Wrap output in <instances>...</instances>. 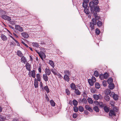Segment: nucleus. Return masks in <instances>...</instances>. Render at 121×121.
I'll list each match as a JSON object with an SVG mask.
<instances>
[{
	"label": "nucleus",
	"mask_w": 121,
	"mask_h": 121,
	"mask_svg": "<svg viewBox=\"0 0 121 121\" xmlns=\"http://www.w3.org/2000/svg\"><path fill=\"white\" fill-rule=\"evenodd\" d=\"M88 101L90 104H92L93 103V101L92 99L90 98H88L87 99Z\"/></svg>",
	"instance_id": "7c9ffc66"
},
{
	"label": "nucleus",
	"mask_w": 121,
	"mask_h": 121,
	"mask_svg": "<svg viewBox=\"0 0 121 121\" xmlns=\"http://www.w3.org/2000/svg\"><path fill=\"white\" fill-rule=\"evenodd\" d=\"M94 110L96 112H98L99 111V109L97 106H95L93 108Z\"/></svg>",
	"instance_id": "c9c22d12"
},
{
	"label": "nucleus",
	"mask_w": 121,
	"mask_h": 121,
	"mask_svg": "<svg viewBox=\"0 0 121 121\" xmlns=\"http://www.w3.org/2000/svg\"><path fill=\"white\" fill-rule=\"evenodd\" d=\"M73 110L74 112H77L78 111V108L77 107H73Z\"/></svg>",
	"instance_id": "de8ad7c7"
},
{
	"label": "nucleus",
	"mask_w": 121,
	"mask_h": 121,
	"mask_svg": "<svg viewBox=\"0 0 121 121\" xmlns=\"http://www.w3.org/2000/svg\"><path fill=\"white\" fill-rule=\"evenodd\" d=\"M82 95L83 97H86L87 96V95L85 92H84L83 93Z\"/></svg>",
	"instance_id": "e2e57ef3"
},
{
	"label": "nucleus",
	"mask_w": 121,
	"mask_h": 121,
	"mask_svg": "<svg viewBox=\"0 0 121 121\" xmlns=\"http://www.w3.org/2000/svg\"><path fill=\"white\" fill-rule=\"evenodd\" d=\"M97 12H94L93 13V15L95 18H93L90 23V27H91L92 29L93 30L95 29L94 26L96 25V20H99L100 19V17L98 16L97 13Z\"/></svg>",
	"instance_id": "f03ea898"
},
{
	"label": "nucleus",
	"mask_w": 121,
	"mask_h": 121,
	"mask_svg": "<svg viewBox=\"0 0 121 121\" xmlns=\"http://www.w3.org/2000/svg\"><path fill=\"white\" fill-rule=\"evenodd\" d=\"M44 88V90L46 91L47 93H48L49 92V89L47 86L46 85V86H45Z\"/></svg>",
	"instance_id": "b1692460"
},
{
	"label": "nucleus",
	"mask_w": 121,
	"mask_h": 121,
	"mask_svg": "<svg viewBox=\"0 0 121 121\" xmlns=\"http://www.w3.org/2000/svg\"><path fill=\"white\" fill-rule=\"evenodd\" d=\"M89 106L88 105H86L85 106V108L87 110L88 109V108H89Z\"/></svg>",
	"instance_id": "69168bd1"
},
{
	"label": "nucleus",
	"mask_w": 121,
	"mask_h": 121,
	"mask_svg": "<svg viewBox=\"0 0 121 121\" xmlns=\"http://www.w3.org/2000/svg\"><path fill=\"white\" fill-rule=\"evenodd\" d=\"M109 84L108 88L109 89L112 90L114 88L115 86L114 84L112 83Z\"/></svg>",
	"instance_id": "f3484780"
},
{
	"label": "nucleus",
	"mask_w": 121,
	"mask_h": 121,
	"mask_svg": "<svg viewBox=\"0 0 121 121\" xmlns=\"http://www.w3.org/2000/svg\"><path fill=\"white\" fill-rule=\"evenodd\" d=\"M113 82V79L111 77L109 78L107 80V82L108 84L112 83Z\"/></svg>",
	"instance_id": "412c9836"
},
{
	"label": "nucleus",
	"mask_w": 121,
	"mask_h": 121,
	"mask_svg": "<svg viewBox=\"0 0 121 121\" xmlns=\"http://www.w3.org/2000/svg\"><path fill=\"white\" fill-rule=\"evenodd\" d=\"M2 18L8 21H10L11 20V17L5 15H3L1 16Z\"/></svg>",
	"instance_id": "39448f33"
},
{
	"label": "nucleus",
	"mask_w": 121,
	"mask_h": 121,
	"mask_svg": "<svg viewBox=\"0 0 121 121\" xmlns=\"http://www.w3.org/2000/svg\"><path fill=\"white\" fill-rule=\"evenodd\" d=\"M70 87L72 89L74 90L76 89L75 85L73 83H72L70 84Z\"/></svg>",
	"instance_id": "2eb2a0df"
},
{
	"label": "nucleus",
	"mask_w": 121,
	"mask_h": 121,
	"mask_svg": "<svg viewBox=\"0 0 121 121\" xmlns=\"http://www.w3.org/2000/svg\"><path fill=\"white\" fill-rule=\"evenodd\" d=\"M15 41L17 44V46H20V44L18 41H17L16 40H15Z\"/></svg>",
	"instance_id": "052dcab7"
},
{
	"label": "nucleus",
	"mask_w": 121,
	"mask_h": 121,
	"mask_svg": "<svg viewBox=\"0 0 121 121\" xmlns=\"http://www.w3.org/2000/svg\"><path fill=\"white\" fill-rule=\"evenodd\" d=\"M46 74H44L43 75V78L44 80L46 82L48 81V77Z\"/></svg>",
	"instance_id": "6ab92c4d"
},
{
	"label": "nucleus",
	"mask_w": 121,
	"mask_h": 121,
	"mask_svg": "<svg viewBox=\"0 0 121 121\" xmlns=\"http://www.w3.org/2000/svg\"><path fill=\"white\" fill-rule=\"evenodd\" d=\"M89 2V0H83V2L88 3Z\"/></svg>",
	"instance_id": "bf43d9fd"
},
{
	"label": "nucleus",
	"mask_w": 121,
	"mask_h": 121,
	"mask_svg": "<svg viewBox=\"0 0 121 121\" xmlns=\"http://www.w3.org/2000/svg\"><path fill=\"white\" fill-rule=\"evenodd\" d=\"M104 78L105 79H107L109 76V75L107 73H105L103 75Z\"/></svg>",
	"instance_id": "4c0bfd02"
},
{
	"label": "nucleus",
	"mask_w": 121,
	"mask_h": 121,
	"mask_svg": "<svg viewBox=\"0 0 121 121\" xmlns=\"http://www.w3.org/2000/svg\"><path fill=\"white\" fill-rule=\"evenodd\" d=\"M98 3V0H96V1H92L90 2L89 5L91 13H93L95 12H99L100 11V9L99 6L97 5Z\"/></svg>",
	"instance_id": "f257e3e1"
},
{
	"label": "nucleus",
	"mask_w": 121,
	"mask_h": 121,
	"mask_svg": "<svg viewBox=\"0 0 121 121\" xmlns=\"http://www.w3.org/2000/svg\"><path fill=\"white\" fill-rule=\"evenodd\" d=\"M48 63L53 68H54L55 66L54 63L53 61L51 60H50L49 62Z\"/></svg>",
	"instance_id": "dca6fc26"
},
{
	"label": "nucleus",
	"mask_w": 121,
	"mask_h": 121,
	"mask_svg": "<svg viewBox=\"0 0 121 121\" xmlns=\"http://www.w3.org/2000/svg\"><path fill=\"white\" fill-rule=\"evenodd\" d=\"M66 92L68 95H69L70 94V92L69 90L68 89H66Z\"/></svg>",
	"instance_id": "5fc2aeb1"
},
{
	"label": "nucleus",
	"mask_w": 121,
	"mask_h": 121,
	"mask_svg": "<svg viewBox=\"0 0 121 121\" xmlns=\"http://www.w3.org/2000/svg\"><path fill=\"white\" fill-rule=\"evenodd\" d=\"M95 87L96 89H99L100 87V84L98 82L96 83L95 84Z\"/></svg>",
	"instance_id": "c756f323"
},
{
	"label": "nucleus",
	"mask_w": 121,
	"mask_h": 121,
	"mask_svg": "<svg viewBox=\"0 0 121 121\" xmlns=\"http://www.w3.org/2000/svg\"><path fill=\"white\" fill-rule=\"evenodd\" d=\"M40 82V86L41 89L42 90V91H44V87L43 84L41 82V81Z\"/></svg>",
	"instance_id": "a878e982"
},
{
	"label": "nucleus",
	"mask_w": 121,
	"mask_h": 121,
	"mask_svg": "<svg viewBox=\"0 0 121 121\" xmlns=\"http://www.w3.org/2000/svg\"><path fill=\"white\" fill-rule=\"evenodd\" d=\"M34 85L35 88H37L38 87V82L37 81L36 82H34Z\"/></svg>",
	"instance_id": "09e8293b"
},
{
	"label": "nucleus",
	"mask_w": 121,
	"mask_h": 121,
	"mask_svg": "<svg viewBox=\"0 0 121 121\" xmlns=\"http://www.w3.org/2000/svg\"><path fill=\"white\" fill-rule=\"evenodd\" d=\"M95 102H96L97 103H98V104H98L99 105V106L101 108H102L104 106V105L103 104L102 102H98V101H96Z\"/></svg>",
	"instance_id": "cd10ccee"
},
{
	"label": "nucleus",
	"mask_w": 121,
	"mask_h": 121,
	"mask_svg": "<svg viewBox=\"0 0 121 121\" xmlns=\"http://www.w3.org/2000/svg\"><path fill=\"white\" fill-rule=\"evenodd\" d=\"M109 115L110 117L111 118H112V116H115L116 115L115 112L112 110H111L109 112Z\"/></svg>",
	"instance_id": "0eeeda50"
},
{
	"label": "nucleus",
	"mask_w": 121,
	"mask_h": 121,
	"mask_svg": "<svg viewBox=\"0 0 121 121\" xmlns=\"http://www.w3.org/2000/svg\"><path fill=\"white\" fill-rule=\"evenodd\" d=\"M25 66L26 69L29 71H30L31 65L29 63H27Z\"/></svg>",
	"instance_id": "9d476101"
},
{
	"label": "nucleus",
	"mask_w": 121,
	"mask_h": 121,
	"mask_svg": "<svg viewBox=\"0 0 121 121\" xmlns=\"http://www.w3.org/2000/svg\"><path fill=\"white\" fill-rule=\"evenodd\" d=\"M79 111L81 112H83L84 111V108L81 106H79L78 107Z\"/></svg>",
	"instance_id": "a19ab883"
},
{
	"label": "nucleus",
	"mask_w": 121,
	"mask_h": 121,
	"mask_svg": "<svg viewBox=\"0 0 121 121\" xmlns=\"http://www.w3.org/2000/svg\"><path fill=\"white\" fill-rule=\"evenodd\" d=\"M112 97L113 99L115 100H117L118 99V96L117 95H116L114 93Z\"/></svg>",
	"instance_id": "473e14b6"
},
{
	"label": "nucleus",
	"mask_w": 121,
	"mask_h": 121,
	"mask_svg": "<svg viewBox=\"0 0 121 121\" xmlns=\"http://www.w3.org/2000/svg\"><path fill=\"white\" fill-rule=\"evenodd\" d=\"M101 96V95L99 94V95H93V97L94 99L96 100H98L100 98L99 97Z\"/></svg>",
	"instance_id": "4468645a"
},
{
	"label": "nucleus",
	"mask_w": 121,
	"mask_h": 121,
	"mask_svg": "<svg viewBox=\"0 0 121 121\" xmlns=\"http://www.w3.org/2000/svg\"><path fill=\"white\" fill-rule=\"evenodd\" d=\"M70 72L68 70H65L64 71V73L65 74V75H70Z\"/></svg>",
	"instance_id": "e433bc0d"
},
{
	"label": "nucleus",
	"mask_w": 121,
	"mask_h": 121,
	"mask_svg": "<svg viewBox=\"0 0 121 121\" xmlns=\"http://www.w3.org/2000/svg\"><path fill=\"white\" fill-rule=\"evenodd\" d=\"M88 82L89 84L91 86H93L94 84V82H93L91 79H88Z\"/></svg>",
	"instance_id": "a211bd4d"
},
{
	"label": "nucleus",
	"mask_w": 121,
	"mask_h": 121,
	"mask_svg": "<svg viewBox=\"0 0 121 121\" xmlns=\"http://www.w3.org/2000/svg\"><path fill=\"white\" fill-rule=\"evenodd\" d=\"M107 95L104 96V98L106 101H109L110 99V97L108 95L109 94L111 96V95L112 94V93H111L110 91L109 90H107Z\"/></svg>",
	"instance_id": "7ed1b4c3"
},
{
	"label": "nucleus",
	"mask_w": 121,
	"mask_h": 121,
	"mask_svg": "<svg viewBox=\"0 0 121 121\" xmlns=\"http://www.w3.org/2000/svg\"><path fill=\"white\" fill-rule=\"evenodd\" d=\"M21 61L23 62L24 63H25L27 62V61L26 60V58L24 56H22L21 57Z\"/></svg>",
	"instance_id": "ddd939ff"
},
{
	"label": "nucleus",
	"mask_w": 121,
	"mask_h": 121,
	"mask_svg": "<svg viewBox=\"0 0 121 121\" xmlns=\"http://www.w3.org/2000/svg\"><path fill=\"white\" fill-rule=\"evenodd\" d=\"M82 101L85 104H86L87 103V101L86 99L84 98L82 100Z\"/></svg>",
	"instance_id": "8fccbe9b"
},
{
	"label": "nucleus",
	"mask_w": 121,
	"mask_h": 121,
	"mask_svg": "<svg viewBox=\"0 0 121 121\" xmlns=\"http://www.w3.org/2000/svg\"><path fill=\"white\" fill-rule=\"evenodd\" d=\"M91 79L92 80V81H93V82H95L96 81V78L94 76L92 77V78Z\"/></svg>",
	"instance_id": "864d4df0"
},
{
	"label": "nucleus",
	"mask_w": 121,
	"mask_h": 121,
	"mask_svg": "<svg viewBox=\"0 0 121 121\" xmlns=\"http://www.w3.org/2000/svg\"><path fill=\"white\" fill-rule=\"evenodd\" d=\"M73 104L75 106H77L78 105V102L75 99H74L73 101Z\"/></svg>",
	"instance_id": "58836bf2"
},
{
	"label": "nucleus",
	"mask_w": 121,
	"mask_h": 121,
	"mask_svg": "<svg viewBox=\"0 0 121 121\" xmlns=\"http://www.w3.org/2000/svg\"><path fill=\"white\" fill-rule=\"evenodd\" d=\"M102 84L105 87L107 85L106 81L105 80H104L103 81Z\"/></svg>",
	"instance_id": "a18cd8bd"
},
{
	"label": "nucleus",
	"mask_w": 121,
	"mask_h": 121,
	"mask_svg": "<svg viewBox=\"0 0 121 121\" xmlns=\"http://www.w3.org/2000/svg\"><path fill=\"white\" fill-rule=\"evenodd\" d=\"M104 109L105 111L106 112H108L109 111V109L108 107L106 106L104 107Z\"/></svg>",
	"instance_id": "bb28decb"
},
{
	"label": "nucleus",
	"mask_w": 121,
	"mask_h": 121,
	"mask_svg": "<svg viewBox=\"0 0 121 121\" xmlns=\"http://www.w3.org/2000/svg\"><path fill=\"white\" fill-rule=\"evenodd\" d=\"M102 22L100 21H98L97 23V26L99 27H100L102 26Z\"/></svg>",
	"instance_id": "c85d7f7f"
},
{
	"label": "nucleus",
	"mask_w": 121,
	"mask_h": 121,
	"mask_svg": "<svg viewBox=\"0 0 121 121\" xmlns=\"http://www.w3.org/2000/svg\"><path fill=\"white\" fill-rule=\"evenodd\" d=\"M6 118L3 117H0V121H4L5 119Z\"/></svg>",
	"instance_id": "3c124183"
},
{
	"label": "nucleus",
	"mask_w": 121,
	"mask_h": 121,
	"mask_svg": "<svg viewBox=\"0 0 121 121\" xmlns=\"http://www.w3.org/2000/svg\"><path fill=\"white\" fill-rule=\"evenodd\" d=\"M17 55L20 57H21L23 56V54L21 52L20 50L18 51L17 52Z\"/></svg>",
	"instance_id": "4be33fe9"
},
{
	"label": "nucleus",
	"mask_w": 121,
	"mask_h": 121,
	"mask_svg": "<svg viewBox=\"0 0 121 121\" xmlns=\"http://www.w3.org/2000/svg\"><path fill=\"white\" fill-rule=\"evenodd\" d=\"M21 34L23 37L26 38H27L29 36L28 34L25 32L22 33Z\"/></svg>",
	"instance_id": "9b49d317"
},
{
	"label": "nucleus",
	"mask_w": 121,
	"mask_h": 121,
	"mask_svg": "<svg viewBox=\"0 0 121 121\" xmlns=\"http://www.w3.org/2000/svg\"><path fill=\"white\" fill-rule=\"evenodd\" d=\"M113 110L114 112H117L118 111V108L117 107H115L114 108L113 110Z\"/></svg>",
	"instance_id": "49530a36"
},
{
	"label": "nucleus",
	"mask_w": 121,
	"mask_h": 121,
	"mask_svg": "<svg viewBox=\"0 0 121 121\" xmlns=\"http://www.w3.org/2000/svg\"><path fill=\"white\" fill-rule=\"evenodd\" d=\"M50 103L52 106L54 107L55 106V103L53 100H51L50 101Z\"/></svg>",
	"instance_id": "393cba45"
},
{
	"label": "nucleus",
	"mask_w": 121,
	"mask_h": 121,
	"mask_svg": "<svg viewBox=\"0 0 121 121\" xmlns=\"http://www.w3.org/2000/svg\"><path fill=\"white\" fill-rule=\"evenodd\" d=\"M84 11L85 13L86 14H88L90 13V11L87 8L84 9Z\"/></svg>",
	"instance_id": "ea45409f"
},
{
	"label": "nucleus",
	"mask_w": 121,
	"mask_h": 121,
	"mask_svg": "<svg viewBox=\"0 0 121 121\" xmlns=\"http://www.w3.org/2000/svg\"><path fill=\"white\" fill-rule=\"evenodd\" d=\"M78 115L76 113H74L73 115V117L74 118H76L77 117Z\"/></svg>",
	"instance_id": "6e6d98bb"
},
{
	"label": "nucleus",
	"mask_w": 121,
	"mask_h": 121,
	"mask_svg": "<svg viewBox=\"0 0 121 121\" xmlns=\"http://www.w3.org/2000/svg\"><path fill=\"white\" fill-rule=\"evenodd\" d=\"M0 37L4 41L6 40L7 39V37L3 34H1Z\"/></svg>",
	"instance_id": "f8f14e48"
},
{
	"label": "nucleus",
	"mask_w": 121,
	"mask_h": 121,
	"mask_svg": "<svg viewBox=\"0 0 121 121\" xmlns=\"http://www.w3.org/2000/svg\"><path fill=\"white\" fill-rule=\"evenodd\" d=\"M41 50L43 51V52H45V49L43 48H41Z\"/></svg>",
	"instance_id": "0e129e2a"
},
{
	"label": "nucleus",
	"mask_w": 121,
	"mask_h": 121,
	"mask_svg": "<svg viewBox=\"0 0 121 121\" xmlns=\"http://www.w3.org/2000/svg\"><path fill=\"white\" fill-rule=\"evenodd\" d=\"M38 54L40 57L43 60V58H45L46 56L45 54L44 53L41 52L40 53H38Z\"/></svg>",
	"instance_id": "6e6552de"
},
{
	"label": "nucleus",
	"mask_w": 121,
	"mask_h": 121,
	"mask_svg": "<svg viewBox=\"0 0 121 121\" xmlns=\"http://www.w3.org/2000/svg\"><path fill=\"white\" fill-rule=\"evenodd\" d=\"M29 57L30 58V61H32L33 60L32 57L30 56Z\"/></svg>",
	"instance_id": "338daca9"
},
{
	"label": "nucleus",
	"mask_w": 121,
	"mask_h": 121,
	"mask_svg": "<svg viewBox=\"0 0 121 121\" xmlns=\"http://www.w3.org/2000/svg\"><path fill=\"white\" fill-rule=\"evenodd\" d=\"M64 78L65 80L67 82H68L69 80V78L68 76L66 75H65L64 76Z\"/></svg>",
	"instance_id": "aec40b11"
},
{
	"label": "nucleus",
	"mask_w": 121,
	"mask_h": 121,
	"mask_svg": "<svg viewBox=\"0 0 121 121\" xmlns=\"http://www.w3.org/2000/svg\"><path fill=\"white\" fill-rule=\"evenodd\" d=\"M56 75L58 76L59 78L60 79H61L62 78V77L61 75L59 73H57Z\"/></svg>",
	"instance_id": "4d7b16f0"
},
{
	"label": "nucleus",
	"mask_w": 121,
	"mask_h": 121,
	"mask_svg": "<svg viewBox=\"0 0 121 121\" xmlns=\"http://www.w3.org/2000/svg\"><path fill=\"white\" fill-rule=\"evenodd\" d=\"M15 28L16 30H18L20 32H22L23 31V28L19 25H15Z\"/></svg>",
	"instance_id": "423d86ee"
},
{
	"label": "nucleus",
	"mask_w": 121,
	"mask_h": 121,
	"mask_svg": "<svg viewBox=\"0 0 121 121\" xmlns=\"http://www.w3.org/2000/svg\"><path fill=\"white\" fill-rule=\"evenodd\" d=\"M13 34L16 38H17L18 37V36L15 33H13Z\"/></svg>",
	"instance_id": "774afa93"
},
{
	"label": "nucleus",
	"mask_w": 121,
	"mask_h": 121,
	"mask_svg": "<svg viewBox=\"0 0 121 121\" xmlns=\"http://www.w3.org/2000/svg\"><path fill=\"white\" fill-rule=\"evenodd\" d=\"M51 71L54 75H56L57 73V72L56 70L55 69H52L51 70Z\"/></svg>",
	"instance_id": "2f4dec72"
},
{
	"label": "nucleus",
	"mask_w": 121,
	"mask_h": 121,
	"mask_svg": "<svg viewBox=\"0 0 121 121\" xmlns=\"http://www.w3.org/2000/svg\"><path fill=\"white\" fill-rule=\"evenodd\" d=\"M99 77L100 79L101 80L103 79L104 76L102 74H100L99 76Z\"/></svg>",
	"instance_id": "603ef678"
},
{
	"label": "nucleus",
	"mask_w": 121,
	"mask_h": 121,
	"mask_svg": "<svg viewBox=\"0 0 121 121\" xmlns=\"http://www.w3.org/2000/svg\"><path fill=\"white\" fill-rule=\"evenodd\" d=\"M87 110L91 112H92L93 111V109H92L90 107H89L88 108Z\"/></svg>",
	"instance_id": "13d9d810"
},
{
	"label": "nucleus",
	"mask_w": 121,
	"mask_h": 121,
	"mask_svg": "<svg viewBox=\"0 0 121 121\" xmlns=\"http://www.w3.org/2000/svg\"><path fill=\"white\" fill-rule=\"evenodd\" d=\"M36 77L37 79V80H38V81L39 82L41 81L40 75L39 73L37 74H36Z\"/></svg>",
	"instance_id": "5701e85b"
},
{
	"label": "nucleus",
	"mask_w": 121,
	"mask_h": 121,
	"mask_svg": "<svg viewBox=\"0 0 121 121\" xmlns=\"http://www.w3.org/2000/svg\"><path fill=\"white\" fill-rule=\"evenodd\" d=\"M87 3L83 2L82 6L84 9L87 8Z\"/></svg>",
	"instance_id": "37998d69"
},
{
	"label": "nucleus",
	"mask_w": 121,
	"mask_h": 121,
	"mask_svg": "<svg viewBox=\"0 0 121 121\" xmlns=\"http://www.w3.org/2000/svg\"><path fill=\"white\" fill-rule=\"evenodd\" d=\"M75 90L74 92L76 95H80V92L78 89H76Z\"/></svg>",
	"instance_id": "f704fd0d"
},
{
	"label": "nucleus",
	"mask_w": 121,
	"mask_h": 121,
	"mask_svg": "<svg viewBox=\"0 0 121 121\" xmlns=\"http://www.w3.org/2000/svg\"><path fill=\"white\" fill-rule=\"evenodd\" d=\"M32 44L35 47L38 48L39 47V45L37 43L33 42L32 43Z\"/></svg>",
	"instance_id": "72a5a7b5"
},
{
	"label": "nucleus",
	"mask_w": 121,
	"mask_h": 121,
	"mask_svg": "<svg viewBox=\"0 0 121 121\" xmlns=\"http://www.w3.org/2000/svg\"><path fill=\"white\" fill-rule=\"evenodd\" d=\"M94 74V75L96 77H98L99 75V73L97 71H95Z\"/></svg>",
	"instance_id": "c03bdc74"
},
{
	"label": "nucleus",
	"mask_w": 121,
	"mask_h": 121,
	"mask_svg": "<svg viewBox=\"0 0 121 121\" xmlns=\"http://www.w3.org/2000/svg\"><path fill=\"white\" fill-rule=\"evenodd\" d=\"M45 74L49 76L51 73V70L49 69L46 68L45 69Z\"/></svg>",
	"instance_id": "1a4fd4ad"
},
{
	"label": "nucleus",
	"mask_w": 121,
	"mask_h": 121,
	"mask_svg": "<svg viewBox=\"0 0 121 121\" xmlns=\"http://www.w3.org/2000/svg\"><path fill=\"white\" fill-rule=\"evenodd\" d=\"M95 33L96 34L98 35H99V34L100 33V30L98 28H97L95 29Z\"/></svg>",
	"instance_id": "79ce46f5"
},
{
	"label": "nucleus",
	"mask_w": 121,
	"mask_h": 121,
	"mask_svg": "<svg viewBox=\"0 0 121 121\" xmlns=\"http://www.w3.org/2000/svg\"><path fill=\"white\" fill-rule=\"evenodd\" d=\"M35 70H33L29 72L28 74L29 75V76L30 77H32L33 78H35Z\"/></svg>",
	"instance_id": "20e7f679"
},
{
	"label": "nucleus",
	"mask_w": 121,
	"mask_h": 121,
	"mask_svg": "<svg viewBox=\"0 0 121 121\" xmlns=\"http://www.w3.org/2000/svg\"><path fill=\"white\" fill-rule=\"evenodd\" d=\"M38 70L39 72L40 73L41 72V66H39L38 69Z\"/></svg>",
	"instance_id": "680f3d73"
}]
</instances>
